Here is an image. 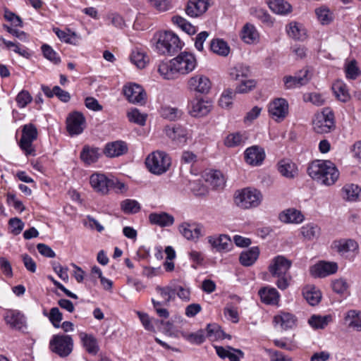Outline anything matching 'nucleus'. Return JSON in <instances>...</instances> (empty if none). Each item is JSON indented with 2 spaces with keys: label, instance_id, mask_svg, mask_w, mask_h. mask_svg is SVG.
Segmentation results:
<instances>
[{
  "label": "nucleus",
  "instance_id": "obj_1",
  "mask_svg": "<svg viewBox=\"0 0 361 361\" xmlns=\"http://www.w3.org/2000/svg\"><path fill=\"white\" fill-rule=\"evenodd\" d=\"M307 173L313 179L326 185L334 184L339 176L335 164L328 160L313 161L307 168Z\"/></svg>",
  "mask_w": 361,
  "mask_h": 361
},
{
  "label": "nucleus",
  "instance_id": "obj_2",
  "mask_svg": "<svg viewBox=\"0 0 361 361\" xmlns=\"http://www.w3.org/2000/svg\"><path fill=\"white\" fill-rule=\"evenodd\" d=\"M291 264V261L283 256L279 255L272 259L269 266L271 275L278 279L276 284L281 290H286L289 286L291 276L288 271Z\"/></svg>",
  "mask_w": 361,
  "mask_h": 361
},
{
  "label": "nucleus",
  "instance_id": "obj_3",
  "mask_svg": "<svg viewBox=\"0 0 361 361\" xmlns=\"http://www.w3.org/2000/svg\"><path fill=\"white\" fill-rule=\"evenodd\" d=\"M90 183L94 190L101 195H106L110 190L116 192H123L126 189L123 183L116 178H109L102 173H93L90 178Z\"/></svg>",
  "mask_w": 361,
  "mask_h": 361
},
{
  "label": "nucleus",
  "instance_id": "obj_4",
  "mask_svg": "<svg viewBox=\"0 0 361 361\" xmlns=\"http://www.w3.org/2000/svg\"><path fill=\"white\" fill-rule=\"evenodd\" d=\"M154 39L156 40V49L161 54L173 55L182 47L178 37L170 31L157 34Z\"/></svg>",
  "mask_w": 361,
  "mask_h": 361
},
{
  "label": "nucleus",
  "instance_id": "obj_5",
  "mask_svg": "<svg viewBox=\"0 0 361 361\" xmlns=\"http://www.w3.org/2000/svg\"><path fill=\"white\" fill-rule=\"evenodd\" d=\"M145 164L152 173L161 175L169 170L171 166V159L164 151H155L147 156Z\"/></svg>",
  "mask_w": 361,
  "mask_h": 361
},
{
  "label": "nucleus",
  "instance_id": "obj_6",
  "mask_svg": "<svg viewBox=\"0 0 361 361\" xmlns=\"http://www.w3.org/2000/svg\"><path fill=\"white\" fill-rule=\"evenodd\" d=\"M262 200L260 191L250 188L237 190L234 195L235 204L243 209H250L259 206Z\"/></svg>",
  "mask_w": 361,
  "mask_h": 361
},
{
  "label": "nucleus",
  "instance_id": "obj_7",
  "mask_svg": "<svg viewBox=\"0 0 361 361\" xmlns=\"http://www.w3.org/2000/svg\"><path fill=\"white\" fill-rule=\"evenodd\" d=\"M49 348L61 357H66L73 351V338L65 334L54 335L49 342Z\"/></svg>",
  "mask_w": 361,
  "mask_h": 361
},
{
  "label": "nucleus",
  "instance_id": "obj_8",
  "mask_svg": "<svg viewBox=\"0 0 361 361\" xmlns=\"http://www.w3.org/2000/svg\"><path fill=\"white\" fill-rule=\"evenodd\" d=\"M313 129L317 133H327L334 127V115L329 109H325L316 116L313 121Z\"/></svg>",
  "mask_w": 361,
  "mask_h": 361
},
{
  "label": "nucleus",
  "instance_id": "obj_9",
  "mask_svg": "<svg viewBox=\"0 0 361 361\" xmlns=\"http://www.w3.org/2000/svg\"><path fill=\"white\" fill-rule=\"evenodd\" d=\"M187 87L191 92L206 94L212 87V82L207 75L196 73L188 78Z\"/></svg>",
  "mask_w": 361,
  "mask_h": 361
},
{
  "label": "nucleus",
  "instance_id": "obj_10",
  "mask_svg": "<svg viewBox=\"0 0 361 361\" xmlns=\"http://www.w3.org/2000/svg\"><path fill=\"white\" fill-rule=\"evenodd\" d=\"M37 137V130L33 124L30 123L23 126L19 145L27 156L33 154L32 142Z\"/></svg>",
  "mask_w": 361,
  "mask_h": 361
},
{
  "label": "nucleus",
  "instance_id": "obj_11",
  "mask_svg": "<svg viewBox=\"0 0 361 361\" xmlns=\"http://www.w3.org/2000/svg\"><path fill=\"white\" fill-rule=\"evenodd\" d=\"M178 75L192 72L197 66V60L192 54L182 52L174 58Z\"/></svg>",
  "mask_w": 361,
  "mask_h": 361
},
{
  "label": "nucleus",
  "instance_id": "obj_12",
  "mask_svg": "<svg viewBox=\"0 0 361 361\" xmlns=\"http://www.w3.org/2000/svg\"><path fill=\"white\" fill-rule=\"evenodd\" d=\"M268 111L276 121H282L288 114V103L283 98H277L269 103Z\"/></svg>",
  "mask_w": 361,
  "mask_h": 361
},
{
  "label": "nucleus",
  "instance_id": "obj_13",
  "mask_svg": "<svg viewBox=\"0 0 361 361\" xmlns=\"http://www.w3.org/2000/svg\"><path fill=\"white\" fill-rule=\"evenodd\" d=\"M165 133L167 137L180 145H186L188 140L191 139V135L187 129L177 124L167 126L165 128Z\"/></svg>",
  "mask_w": 361,
  "mask_h": 361
},
{
  "label": "nucleus",
  "instance_id": "obj_14",
  "mask_svg": "<svg viewBox=\"0 0 361 361\" xmlns=\"http://www.w3.org/2000/svg\"><path fill=\"white\" fill-rule=\"evenodd\" d=\"M181 235L189 240L197 241L204 235V226L200 224L183 222L178 226Z\"/></svg>",
  "mask_w": 361,
  "mask_h": 361
},
{
  "label": "nucleus",
  "instance_id": "obj_15",
  "mask_svg": "<svg viewBox=\"0 0 361 361\" xmlns=\"http://www.w3.org/2000/svg\"><path fill=\"white\" fill-rule=\"evenodd\" d=\"M123 94L131 103L142 104L145 102L146 94L142 87L135 83H130L123 87Z\"/></svg>",
  "mask_w": 361,
  "mask_h": 361
},
{
  "label": "nucleus",
  "instance_id": "obj_16",
  "mask_svg": "<svg viewBox=\"0 0 361 361\" xmlns=\"http://www.w3.org/2000/svg\"><path fill=\"white\" fill-rule=\"evenodd\" d=\"M66 123L67 130L71 135H79L85 127V118L82 113L75 111L69 114Z\"/></svg>",
  "mask_w": 361,
  "mask_h": 361
},
{
  "label": "nucleus",
  "instance_id": "obj_17",
  "mask_svg": "<svg viewBox=\"0 0 361 361\" xmlns=\"http://www.w3.org/2000/svg\"><path fill=\"white\" fill-rule=\"evenodd\" d=\"M338 265L336 262L321 261L310 267V272L314 277L323 278L336 273Z\"/></svg>",
  "mask_w": 361,
  "mask_h": 361
},
{
  "label": "nucleus",
  "instance_id": "obj_18",
  "mask_svg": "<svg viewBox=\"0 0 361 361\" xmlns=\"http://www.w3.org/2000/svg\"><path fill=\"white\" fill-rule=\"evenodd\" d=\"M245 161L251 166H259L265 158V152L262 147L253 145L247 148L244 152Z\"/></svg>",
  "mask_w": 361,
  "mask_h": 361
},
{
  "label": "nucleus",
  "instance_id": "obj_19",
  "mask_svg": "<svg viewBox=\"0 0 361 361\" xmlns=\"http://www.w3.org/2000/svg\"><path fill=\"white\" fill-rule=\"evenodd\" d=\"M207 240L212 248L217 252H228L231 249L232 243L228 235H210L207 237Z\"/></svg>",
  "mask_w": 361,
  "mask_h": 361
},
{
  "label": "nucleus",
  "instance_id": "obj_20",
  "mask_svg": "<svg viewBox=\"0 0 361 361\" xmlns=\"http://www.w3.org/2000/svg\"><path fill=\"white\" fill-rule=\"evenodd\" d=\"M4 320L12 329L20 330L25 326V317L18 310H7L4 315Z\"/></svg>",
  "mask_w": 361,
  "mask_h": 361
},
{
  "label": "nucleus",
  "instance_id": "obj_21",
  "mask_svg": "<svg viewBox=\"0 0 361 361\" xmlns=\"http://www.w3.org/2000/svg\"><path fill=\"white\" fill-rule=\"evenodd\" d=\"M310 80L308 71H301L294 76L288 75L283 78L284 86L286 89L300 87L306 85Z\"/></svg>",
  "mask_w": 361,
  "mask_h": 361
},
{
  "label": "nucleus",
  "instance_id": "obj_22",
  "mask_svg": "<svg viewBox=\"0 0 361 361\" xmlns=\"http://www.w3.org/2000/svg\"><path fill=\"white\" fill-rule=\"evenodd\" d=\"M296 317L290 312L281 311L274 317V322L283 330L293 329L297 326Z\"/></svg>",
  "mask_w": 361,
  "mask_h": 361
},
{
  "label": "nucleus",
  "instance_id": "obj_23",
  "mask_svg": "<svg viewBox=\"0 0 361 361\" xmlns=\"http://www.w3.org/2000/svg\"><path fill=\"white\" fill-rule=\"evenodd\" d=\"M159 73L166 80H173L178 77V73L174 59L161 61L158 66Z\"/></svg>",
  "mask_w": 361,
  "mask_h": 361
},
{
  "label": "nucleus",
  "instance_id": "obj_24",
  "mask_svg": "<svg viewBox=\"0 0 361 361\" xmlns=\"http://www.w3.org/2000/svg\"><path fill=\"white\" fill-rule=\"evenodd\" d=\"M261 301L266 305H278L280 294L278 290L273 287L266 286L260 288L258 291Z\"/></svg>",
  "mask_w": 361,
  "mask_h": 361
},
{
  "label": "nucleus",
  "instance_id": "obj_25",
  "mask_svg": "<svg viewBox=\"0 0 361 361\" xmlns=\"http://www.w3.org/2000/svg\"><path fill=\"white\" fill-rule=\"evenodd\" d=\"M214 348L218 356L222 359L228 358L230 361H240V359L244 357V353L241 350L231 346L226 348L215 346Z\"/></svg>",
  "mask_w": 361,
  "mask_h": 361
},
{
  "label": "nucleus",
  "instance_id": "obj_26",
  "mask_svg": "<svg viewBox=\"0 0 361 361\" xmlns=\"http://www.w3.org/2000/svg\"><path fill=\"white\" fill-rule=\"evenodd\" d=\"M208 8V4L204 0H190L185 8V12L190 17H197Z\"/></svg>",
  "mask_w": 361,
  "mask_h": 361
},
{
  "label": "nucleus",
  "instance_id": "obj_27",
  "mask_svg": "<svg viewBox=\"0 0 361 361\" xmlns=\"http://www.w3.org/2000/svg\"><path fill=\"white\" fill-rule=\"evenodd\" d=\"M128 151V147L123 141H115L106 144L104 154L109 157H119L126 154Z\"/></svg>",
  "mask_w": 361,
  "mask_h": 361
},
{
  "label": "nucleus",
  "instance_id": "obj_28",
  "mask_svg": "<svg viewBox=\"0 0 361 361\" xmlns=\"http://www.w3.org/2000/svg\"><path fill=\"white\" fill-rule=\"evenodd\" d=\"M149 221L152 224L160 227L171 226L174 223V218L166 212L151 213L149 215Z\"/></svg>",
  "mask_w": 361,
  "mask_h": 361
},
{
  "label": "nucleus",
  "instance_id": "obj_29",
  "mask_svg": "<svg viewBox=\"0 0 361 361\" xmlns=\"http://www.w3.org/2000/svg\"><path fill=\"white\" fill-rule=\"evenodd\" d=\"M79 337L81 340L82 346L85 350L91 355H95L99 350V347L97 338L92 334H87L85 332H80Z\"/></svg>",
  "mask_w": 361,
  "mask_h": 361
},
{
  "label": "nucleus",
  "instance_id": "obj_30",
  "mask_svg": "<svg viewBox=\"0 0 361 361\" xmlns=\"http://www.w3.org/2000/svg\"><path fill=\"white\" fill-rule=\"evenodd\" d=\"M209 111V106L203 99H195L191 101L189 106V113L193 117L204 116Z\"/></svg>",
  "mask_w": 361,
  "mask_h": 361
},
{
  "label": "nucleus",
  "instance_id": "obj_31",
  "mask_svg": "<svg viewBox=\"0 0 361 361\" xmlns=\"http://www.w3.org/2000/svg\"><path fill=\"white\" fill-rule=\"evenodd\" d=\"M278 171L287 178H293L298 174V168L290 159H282L278 163Z\"/></svg>",
  "mask_w": 361,
  "mask_h": 361
},
{
  "label": "nucleus",
  "instance_id": "obj_32",
  "mask_svg": "<svg viewBox=\"0 0 361 361\" xmlns=\"http://www.w3.org/2000/svg\"><path fill=\"white\" fill-rule=\"evenodd\" d=\"M279 219L286 224H300L303 221L304 216L295 209H288L279 214Z\"/></svg>",
  "mask_w": 361,
  "mask_h": 361
},
{
  "label": "nucleus",
  "instance_id": "obj_33",
  "mask_svg": "<svg viewBox=\"0 0 361 361\" xmlns=\"http://www.w3.org/2000/svg\"><path fill=\"white\" fill-rule=\"evenodd\" d=\"M332 247L339 254L344 255L348 252L357 250L358 245L355 241L351 239H341L334 241Z\"/></svg>",
  "mask_w": 361,
  "mask_h": 361
},
{
  "label": "nucleus",
  "instance_id": "obj_34",
  "mask_svg": "<svg viewBox=\"0 0 361 361\" xmlns=\"http://www.w3.org/2000/svg\"><path fill=\"white\" fill-rule=\"evenodd\" d=\"M241 38L247 44H253L259 41V35L253 25L246 23L242 29Z\"/></svg>",
  "mask_w": 361,
  "mask_h": 361
},
{
  "label": "nucleus",
  "instance_id": "obj_35",
  "mask_svg": "<svg viewBox=\"0 0 361 361\" xmlns=\"http://www.w3.org/2000/svg\"><path fill=\"white\" fill-rule=\"evenodd\" d=\"M269 8L275 13L286 15L291 12L292 6L286 0H268Z\"/></svg>",
  "mask_w": 361,
  "mask_h": 361
},
{
  "label": "nucleus",
  "instance_id": "obj_36",
  "mask_svg": "<svg viewBox=\"0 0 361 361\" xmlns=\"http://www.w3.org/2000/svg\"><path fill=\"white\" fill-rule=\"evenodd\" d=\"M259 255V249L258 247L255 246L243 252L240 255L239 260L242 265L249 267L256 262Z\"/></svg>",
  "mask_w": 361,
  "mask_h": 361
},
{
  "label": "nucleus",
  "instance_id": "obj_37",
  "mask_svg": "<svg viewBox=\"0 0 361 361\" xmlns=\"http://www.w3.org/2000/svg\"><path fill=\"white\" fill-rule=\"evenodd\" d=\"M156 291L164 299L162 302H164V305H169V302L176 298L175 283L173 282L166 286H157Z\"/></svg>",
  "mask_w": 361,
  "mask_h": 361
},
{
  "label": "nucleus",
  "instance_id": "obj_38",
  "mask_svg": "<svg viewBox=\"0 0 361 361\" xmlns=\"http://www.w3.org/2000/svg\"><path fill=\"white\" fill-rule=\"evenodd\" d=\"M101 155V150L97 147L85 146L80 153L81 159L87 164L96 162Z\"/></svg>",
  "mask_w": 361,
  "mask_h": 361
},
{
  "label": "nucleus",
  "instance_id": "obj_39",
  "mask_svg": "<svg viewBox=\"0 0 361 361\" xmlns=\"http://www.w3.org/2000/svg\"><path fill=\"white\" fill-rule=\"evenodd\" d=\"M181 337L191 344L200 345L205 341V331L204 329H200L196 332L192 333L185 331L180 332Z\"/></svg>",
  "mask_w": 361,
  "mask_h": 361
},
{
  "label": "nucleus",
  "instance_id": "obj_40",
  "mask_svg": "<svg viewBox=\"0 0 361 361\" xmlns=\"http://www.w3.org/2000/svg\"><path fill=\"white\" fill-rule=\"evenodd\" d=\"M206 181L215 190L222 189L225 185L224 177L219 171H213L208 173Z\"/></svg>",
  "mask_w": 361,
  "mask_h": 361
},
{
  "label": "nucleus",
  "instance_id": "obj_41",
  "mask_svg": "<svg viewBox=\"0 0 361 361\" xmlns=\"http://www.w3.org/2000/svg\"><path fill=\"white\" fill-rule=\"evenodd\" d=\"M228 73L232 80H240L250 75V70L243 64H237L229 69Z\"/></svg>",
  "mask_w": 361,
  "mask_h": 361
},
{
  "label": "nucleus",
  "instance_id": "obj_42",
  "mask_svg": "<svg viewBox=\"0 0 361 361\" xmlns=\"http://www.w3.org/2000/svg\"><path fill=\"white\" fill-rule=\"evenodd\" d=\"M332 322V316L330 314L321 316L313 314L308 319L309 324L314 329H324Z\"/></svg>",
  "mask_w": 361,
  "mask_h": 361
},
{
  "label": "nucleus",
  "instance_id": "obj_43",
  "mask_svg": "<svg viewBox=\"0 0 361 361\" xmlns=\"http://www.w3.org/2000/svg\"><path fill=\"white\" fill-rule=\"evenodd\" d=\"M304 298L312 306L317 305L322 298V294L315 287L307 286L303 289Z\"/></svg>",
  "mask_w": 361,
  "mask_h": 361
},
{
  "label": "nucleus",
  "instance_id": "obj_44",
  "mask_svg": "<svg viewBox=\"0 0 361 361\" xmlns=\"http://www.w3.org/2000/svg\"><path fill=\"white\" fill-rule=\"evenodd\" d=\"M335 96L341 102H345L350 99L346 85L342 80H336L332 85Z\"/></svg>",
  "mask_w": 361,
  "mask_h": 361
},
{
  "label": "nucleus",
  "instance_id": "obj_45",
  "mask_svg": "<svg viewBox=\"0 0 361 361\" xmlns=\"http://www.w3.org/2000/svg\"><path fill=\"white\" fill-rule=\"evenodd\" d=\"M210 49L215 54L226 56L230 51V47L227 42L221 39H214L210 42Z\"/></svg>",
  "mask_w": 361,
  "mask_h": 361
},
{
  "label": "nucleus",
  "instance_id": "obj_46",
  "mask_svg": "<svg viewBox=\"0 0 361 361\" xmlns=\"http://www.w3.org/2000/svg\"><path fill=\"white\" fill-rule=\"evenodd\" d=\"M130 61L138 68H144L149 61V57L146 55L145 51L136 48L133 50L131 53Z\"/></svg>",
  "mask_w": 361,
  "mask_h": 361
},
{
  "label": "nucleus",
  "instance_id": "obj_47",
  "mask_svg": "<svg viewBox=\"0 0 361 361\" xmlns=\"http://www.w3.org/2000/svg\"><path fill=\"white\" fill-rule=\"evenodd\" d=\"M287 32L290 37L295 39H302L306 35L303 26L297 22H291L288 24Z\"/></svg>",
  "mask_w": 361,
  "mask_h": 361
},
{
  "label": "nucleus",
  "instance_id": "obj_48",
  "mask_svg": "<svg viewBox=\"0 0 361 361\" xmlns=\"http://www.w3.org/2000/svg\"><path fill=\"white\" fill-rule=\"evenodd\" d=\"M247 140V137L240 133H234L228 134L225 140L224 144L228 147H235L243 145Z\"/></svg>",
  "mask_w": 361,
  "mask_h": 361
},
{
  "label": "nucleus",
  "instance_id": "obj_49",
  "mask_svg": "<svg viewBox=\"0 0 361 361\" xmlns=\"http://www.w3.org/2000/svg\"><path fill=\"white\" fill-rule=\"evenodd\" d=\"M345 320L350 327L357 331H361V312L357 310H350L346 313Z\"/></svg>",
  "mask_w": 361,
  "mask_h": 361
},
{
  "label": "nucleus",
  "instance_id": "obj_50",
  "mask_svg": "<svg viewBox=\"0 0 361 361\" xmlns=\"http://www.w3.org/2000/svg\"><path fill=\"white\" fill-rule=\"evenodd\" d=\"M206 331V337L209 338L211 341H215L224 338H231V336L226 335L224 331L220 329V327L216 324H208L207 326Z\"/></svg>",
  "mask_w": 361,
  "mask_h": 361
},
{
  "label": "nucleus",
  "instance_id": "obj_51",
  "mask_svg": "<svg viewBox=\"0 0 361 361\" xmlns=\"http://www.w3.org/2000/svg\"><path fill=\"white\" fill-rule=\"evenodd\" d=\"M315 14L317 19L322 25H328L333 20V13L329 8L322 6L315 9Z\"/></svg>",
  "mask_w": 361,
  "mask_h": 361
},
{
  "label": "nucleus",
  "instance_id": "obj_52",
  "mask_svg": "<svg viewBox=\"0 0 361 361\" xmlns=\"http://www.w3.org/2000/svg\"><path fill=\"white\" fill-rule=\"evenodd\" d=\"M171 20L175 25H178L188 35H194L196 32L195 27L180 16L172 17Z\"/></svg>",
  "mask_w": 361,
  "mask_h": 361
},
{
  "label": "nucleus",
  "instance_id": "obj_53",
  "mask_svg": "<svg viewBox=\"0 0 361 361\" xmlns=\"http://www.w3.org/2000/svg\"><path fill=\"white\" fill-rule=\"evenodd\" d=\"M342 191L347 200L353 201L358 197L361 188L357 185L351 183L345 185L343 188Z\"/></svg>",
  "mask_w": 361,
  "mask_h": 361
},
{
  "label": "nucleus",
  "instance_id": "obj_54",
  "mask_svg": "<svg viewBox=\"0 0 361 361\" xmlns=\"http://www.w3.org/2000/svg\"><path fill=\"white\" fill-rule=\"evenodd\" d=\"M121 208L126 214H135L140 210V205L135 200L127 199L121 202Z\"/></svg>",
  "mask_w": 361,
  "mask_h": 361
},
{
  "label": "nucleus",
  "instance_id": "obj_55",
  "mask_svg": "<svg viewBox=\"0 0 361 361\" xmlns=\"http://www.w3.org/2000/svg\"><path fill=\"white\" fill-rule=\"evenodd\" d=\"M320 228L318 226L310 224L302 227L301 233L307 240H312L319 235Z\"/></svg>",
  "mask_w": 361,
  "mask_h": 361
},
{
  "label": "nucleus",
  "instance_id": "obj_56",
  "mask_svg": "<svg viewBox=\"0 0 361 361\" xmlns=\"http://www.w3.org/2000/svg\"><path fill=\"white\" fill-rule=\"evenodd\" d=\"M240 83L236 86L235 92V93L244 94L252 90L256 86V81L252 79L247 80L243 78L239 80Z\"/></svg>",
  "mask_w": 361,
  "mask_h": 361
},
{
  "label": "nucleus",
  "instance_id": "obj_57",
  "mask_svg": "<svg viewBox=\"0 0 361 361\" xmlns=\"http://www.w3.org/2000/svg\"><path fill=\"white\" fill-rule=\"evenodd\" d=\"M42 51L44 56L54 64L61 62V58L58 54L48 44L42 46Z\"/></svg>",
  "mask_w": 361,
  "mask_h": 361
},
{
  "label": "nucleus",
  "instance_id": "obj_58",
  "mask_svg": "<svg viewBox=\"0 0 361 361\" xmlns=\"http://www.w3.org/2000/svg\"><path fill=\"white\" fill-rule=\"evenodd\" d=\"M161 115L166 119L174 121L181 116L182 111L175 107L165 106L161 109Z\"/></svg>",
  "mask_w": 361,
  "mask_h": 361
},
{
  "label": "nucleus",
  "instance_id": "obj_59",
  "mask_svg": "<svg viewBox=\"0 0 361 361\" xmlns=\"http://www.w3.org/2000/svg\"><path fill=\"white\" fill-rule=\"evenodd\" d=\"M44 315L49 317L54 327L59 328L60 326V322L63 319V315L58 307H52L49 314H47L46 312H44Z\"/></svg>",
  "mask_w": 361,
  "mask_h": 361
},
{
  "label": "nucleus",
  "instance_id": "obj_60",
  "mask_svg": "<svg viewBox=\"0 0 361 361\" xmlns=\"http://www.w3.org/2000/svg\"><path fill=\"white\" fill-rule=\"evenodd\" d=\"M236 93L231 89L226 90L219 100V105L222 108H228L232 104V100Z\"/></svg>",
  "mask_w": 361,
  "mask_h": 361
},
{
  "label": "nucleus",
  "instance_id": "obj_61",
  "mask_svg": "<svg viewBox=\"0 0 361 361\" xmlns=\"http://www.w3.org/2000/svg\"><path fill=\"white\" fill-rule=\"evenodd\" d=\"M54 32L61 41L74 45L77 44V40L71 41V38L76 39V34L75 32L67 33L59 28H54Z\"/></svg>",
  "mask_w": 361,
  "mask_h": 361
},
{
  "label": "nucleus",
  "instance_id": "obj_62",
  "mask_svg": "<svg viewBox=\"0 0 361 361\" xmlns=\"http://www.w3.org/2000/svg\"><path fill=\"white\" fill-rule=\"evenodd\" d=\"M32 100V97L27 90H23L16 96V101L19 108H24Z\"/></svg>",
  "mask_w": 361,
  "mask_h": 361
},
{
  "label": "nucleus",
  "instance_id": "obj_63",
  "mask_svg": "<svg viewBox=\"0 0 361 361\" xmlns=\"http://www.w3.org/2000/svg\"><path fill=\"white\" fill-rule=\"evenodd\" d=\"M147 1L151 6L160 12L168 11L171 7L170 0H147Z\"/></svg>",
  "mask_w": 361,
  "mask_h": 361
},
{
  "label": "nucleus",
  "instance_id": "obj_64",
  "mask_svg": "<svg viewBox=\"0 0 361 361\" xmlns=\"http://www.w3.org/2000/svg\"><path fill=\"white\" fill-rule=\"evenodd\" d=\"M8 225L11 228V233L16 235L21 233L25 224L20 219L15 217L10 219Z\"/></svg>",
  "mask_w": 361,
  "mask_h": 361
}]
</instances>
